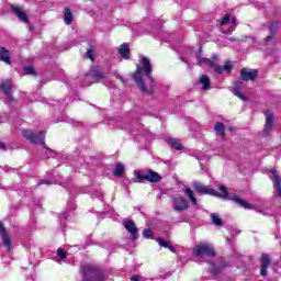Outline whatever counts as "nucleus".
<instances>
[{"label": "nucleus", "mask_w": 281, "mask_h": 281, "mask_svg": "<svg viewBox=\"0 0 281 281\" xmlns=\"http://www.w3.org/2000/svg\"><path fill=\"white\" fill-rule=\"evenodd\" d=\"M139 63L142 66L137 65L136 71L132 78L143 93H155V79L153 78L150 59L142 56Z\"/></svg>", "instance_id": "f257e3e1"}, {"label": "nucleus", "mask_w": 281, "mask_h": 281, "mask_svg": "<svg viewBox=\"0 0 281 281\" xmlns=\"http://www.w3.org/2000/svg\"><path fill=\"white\" fill-rule=\"evenodd\" d=\"M192 255L195 262H206V265H212V244H210V241H200L192 249Z\"/></svg>", "instance_id": "f03ea898"}, {"label": "nucleus", "mask_w": 281, "mask_h": 281, "mask_svg": "<svg viewBox=\"0 0 281 281\" xmlns=\"http://www.w3.org/2000/svg\"><path fill=\"white\" fill-rule=\"evenodd\" d=\"M217 190L213 189L212 190V195L213 196H220V199H227L228 201H233L239 207H245V210H254V206L251 204H248L245 200L240 199L238 195H229L227 192V188L225 186H217Z\"/></svg>", "instance_id": "7ed1b4c3"}, {"label": "nucleus", "mask_w": 281, "mask_h": 281, "mask_svg": "<svg viewBox=\"0 0 281 281\" xmlns=\"http://www.w3.org/2000/svg\"><path fill=\"white\" fill-rule=\"evenodd\" d=\"M81 271H82V281H103L104 280V276L102 274V272H100V270L91 263H87L82 266Z\"/></svg>", "instance_id": "20e7f679"}, {"label": "nucleus", "mask_w": 281, "mask_h": 281, "mask_svg": "<svg viewBox=\"0 0 281 281\" xmlns=\"http://www.w3.org/2000/svg\"><path fill=\"white\" fill-rule=\"evenodd\" d=\"M238 27V22H236V18L226 15L220 22V30L222 34H232Z\"/></svg>", "instance_id": "39448f33"}, {"label": "nucleus", "mask_w": 281, "mask_h": 281, "mask_svg": "<svg viewBox=\"0 0 281 281\" xmlns=\"http://www.w3.org/2000/svg\"><path fill=\"white\" fill-rule=\"evenodd\" d=\"M23 136L26 139H30L32 144H42V146H45V132L34 133L32 131L24 130Z\"/></svg>", "instance_id": "423d86ee"}, {"label": "nucleus", "mask_w": 281, "mask_h": 281, "mask_svg": "<svg viewBox=\"0 0 281 281\" xmlns=\"http://www.w3.org/2000/svg\"><path fill=\"white\" fill-rule=\"evenodd\" d=\"M0 236L2 240V245L5 247L8 251L12 249V237L3 226V223L0 222Z\"/></svg>", "instance_id": "0eeeda50"}, {"label": "nucleus", "mask_w": 281, "mask_h": 281, "mask_svg": "<svg viewBox=\"0 0 281 281\" xmlns=\"http://www.w3.org/2000/svg\"><path fill=\"white\" fill-rule=\"evenodd\" d=\"M123 226L126 231L130 232L132 240H136L138 238L139 234L137 233V226L135 225V222L132 220H125L123 221Z\"/></svg>", "instance_id": "6e6552de"}, {"label": "nucleus", "mask_w": 281, "mask_h": 281, "mask_svg": "<svg viewBox=\"0 0 281 281\" xmlns=\"http://www.w3.org/2000/svg\"><path fill=\"white\" fill-rule=\"evenodd\" d=\"M172 205L176 212H183L188 207V201L183 196H175L172 199Z\"/></svg>", "instance_id": "1a4fd4ad"}, {"label": "nucleus", "mask_w": 281, "mask_h": 281, "mask_svg": "<svg viewBox=\"0 0 281 281\" xmlns=\"http://www.w3.org/2000/svg\"><path fill=\"white\" fill-rule=\"evenodd\" d=\"M240 77L241 80H244L245 82H249V80H256V78L258 77V70L244 68L240 71Z\"/></svg>", "instance_id": "9d476101"}, {"label": "nucleus", "mask_w": 281, "mask_h": 281, "mask_svg": "<svg viewBox=\"0 0 281 281\" xmlns=\"http://www.w3.org/2000/svg\"><path fill=\"white\" fill-rule=\"evenodd\" d=\"M11 10L18 16L19 21H22V23L30 22V20L27 19V14L25 13V11H23V8H21L19 5H12Z\"/></svg>", "instance_id": "9b49d317"}, {"label": "nucleus", "mask_w": 281, "mask_h": 281, "mask_svg": "<svg viewBox=\"0 0 281 281\" xmlns=\"http://www.w3.org/2000/svg\"><path fill=\"white\" fill-rule=\"evenodd\" d=\"M86 78H92V80H104L106 78V75L100 70L98 67H92L88 75H86Z\"/></svg>", "instance_id": "f8f14e48"}, {"label": "nucleus", "mask_w": 281, "mask_h": 281, "mask_svg": "<svg viewBox=\"0 0 281 281\" xmlns=\"http://www.w3.org/2000/svg\"><path fill=\"white\" fill-rule=\"evenodd\" d=\"M270 179L273 183V187L276 188L278 195L281 196V179L278 172L276 170H271Z\"/></svg>", "instance_id": "ddd939ff"}, {"label": "nucleus", "mask_w": 281, "mask_h": 281, "mask_svg": "<svg viewBox=\"0 0 281 281\" xmlns=\"http://www.w3.org/2000/svg\"><path fill=\"white\" fill-rule=\"evenodd\" d=\"M269 265H271V259L269 258V255H262L260 270V276H262V278H267V269H269Z\"/></svg>", "instance_id": "4468645a"}, {"label": "nucleus", "mask_w": 281, "mask_h": 281, "mask_svg": "<svg viewBox=\"0 0 281 281\" xmlns=\"http://www.w3.org/2000/svg\"><path fill=\"white\" fill-rule=\"evenodd\" d=\"M117 53L120 56H122V58L128 60L131 58V46L128 45V43H123L119 47Z\"/></svg>", "instance_id": "2eb2a0df"}, {"label": "nucleus", "mask_w": 281, "mask_h": 281, "mask_svg": "<svg viewBox=\"0 0 281 281\" xmlns=\"http://www.w3.org/2000/svg\"><path fill=\"white\" fill-rule=\"evenodd\" d=\"M212 67H213L214 71H215V74H220V75L223 74L224 71H225L226 74H232V69H233V66H232V63H231V61H227V63L224 65V67L218 66V65H216V64H213Z\"/></svg>", "instance_id": "dca6fc26"}, {"label": "nucleus", "mask_w": 281, "mask_h": 281, "mask_svg": "<svg viewBox=\"0 0 281 281\" xmlns=\"http://www.w3.org/2000/svg\"><path fill=\"white\" fill-rule=\"evenodd\" d=\"M192 186L195 192H200L202 194H212V189L210 187L204 186L201 182L194 181Z\"/></svg>", "instance_id": "f3484780"}, {"label": "nucleus", "mask_w": 281, "mask_h": 281, "mask_svg": "<svg viewBox=\"0 0 281 281\" xmlns=\"http://www.w3.org/2000/svg\"><path fill=\"white\" fill-rule=\"evenodd\" d=\"M0 89L7 95L8 100H12V82L10 81L2 82Z\"/></svg>", "instance_id": "a211bd4d"}, {"label": "nucleus", "mask_w": 281, "mask_h": 281, "mask_svg": "<svg viewBox=\"0 0 281 281\" xmlns=\"http://www.w3.org/2000/svg\"><path fill=\"white\" fill-rule=\"evenodd\" d=\"M273 127V115L271 113L266 114V126L263 130L265 135L269 134V131Z\"/></svg>", "instance_id": "6ab92c4d"}, {"label": "nucleus", "mask_w": 281, "mask_h": 281, "mask_svg": "<svg viewBox=\"0 0 281 281\" xmlns=\"http://www.w3.org/2000/svg\"><path fill=\"white\" fill-rule=\"evenodd\" d=\"M198 65L200 67H212V60L201 57V49L198 52Z\"/></svg>", "instance_id": "aec40b11"}, {"label": "nucleus", "mask_w": 281, "mask_h": 281, "mask_svg": "<svg viewBox=\"0 0 281 281\" xmlns=\"http://www.w3.org/2000/svg\"><path fill=\"white\" fill-rule=\"evenodd\" d=\"M241 87H243V83L234 82L233 93H234V95L239 98V100H247V98L245 95H243V93H240Z\"/></svg>", "instance_id": "412c9836"}, {"label": "nucleus", "mask_w": 281, "mask_h": 281, "mask_svg": "<svg viewBox=\"0 0 281 281\" xmlns=\"http://www.w3.org/2000/svg\"><path fill=\"white\" fill-rule=\"evenodd\" d=\"M199 85H202V91H207L210 89V77L202 75L199 79Z\"/></svg>", "instance_id": "4be33fe9"}, {"label": "nucleus", "mask_w": 281, "mask_h": 281, "mask_svg": "<svg viewBox=\"0 0 281 281\" xmlns=\"http://www.w3.org/2000/svg\"><path fill=\"white\" fill-rule=\"evenodd\" d=\"M147 181H150V183H157L158 181H161V177L159 176V173L149 170L147 172Z\"/></svg>", "instance_id": "5701e85b"}, {"label": "nucleus", "mask_w": 281, "mask_h": 281, "mask_svg": "<svg viewBox=\"0 0 281 281\" xmlns=\"http://www.w3.org/2000/svg\"><path fill=\"white\" fill-rule=\"evenodd\" d=\"M214 131L218 137H222V139H225V125H223V123L221 122L216 123Z\"/></svg>", "instance_id": "b1692460"}, {"label": "nucleus", "mask_w": 281, "mask_h": 281, "mask_svg": "<svg viewBox=\"0 0 281 281\" xmlns=\"http://www.w3.org/2000/svg\"><path fill=\"white\" fill-rule=\"evenodd\" d=\"M0 60L5 63V65H10V52L4 47L0 48Z\"/></svg>", "instance_id": "393cba45"}, {"label": "nucleus", "mask_w": 281, "mask_h": 281, "mask_svg": "<svg viewBox=\"0 0 281 281\" xmlns=\"http://www.w3.org/2000/svg\"><path fill=\"white\" fill-rule=\"evenodd\" d=\"M166 142H167V144H169V146H171V148H175V150H182L183 149V145H181V143H179L175 138H167Z\"/></svg>", "instance_id": "a878e982"}, {"label": "nucleus", "mask_w": 281, "mask_h": 281, "mask_svg": "<svg viewBox=\"0 0 281 281\" xmlns=\"http://www.w3.org/2000/svg\"><path fill=\"white\" fill-rule=\"evenodd\" d=\"M64 21L66 25H71V22L74 21V15L71 14V10L68 8H65Z\"/></svg>", "instance_id": "bb28decb"}, {"label": "nucleus", "mask_w": 281, "mask_h": 281, "mask_svg": "<svg viewBox=\"0 0 281 281\" xmlns=\"http://www.w3.org/2000/svg\"><path fill=\"white\" fill-rule=\"evenodd\" d=\"M158 245H160V247H165V249H169V251H172V254H175L176 249H175V246L170 245V243L161 239V238H158L156 239Z\"/></svg>", "instance_id": "cd10ccee"}, {"label": "nucleus", "mask_w": 281, "mask_h": 281, "mask_svg": "<svg viewBox=\"0 0 281 281\" xmlns=\"http://www.w3.org/2000/svg\"><path fill=\"white\" fill-rule=\"evenodd\" d=\"M207 166H210V157L202 156L200 158V168L207 172Z\"/></svg>", "instance_id": "c85d7f7f"}, {"label": "nucleus", "mask_w": 281, "mask_h": 281, "mask_svg": "<svg viewBox=\"0 0 281 281\" xmlns=\"http://www.w3.org/2000/svg\"><path fill=\"white\" fill-rule=\"evenodd\" d=\"M212 223L213 225H216V227H223V225H225V223L223 222L221 216H218V214H212Z\"/></svg>", "instance_id": "c756f323"}, {"label": "nucleus", "mask_w": 281, "mask_h": 281, "mask_svg": "<svg viewBox=\"0 0 281 281\" xmlns=\"http://www.w3.org/2000/svg\"><path fill=\"white\" fill-rule=\"evenodd\" d=\"M113 175L114 177H122V175H124V165L116 164Z\"/></svg>", "instance_id": "7c9ffc66"}, {"label": "nucleus", "mask_w": 281, "mask_h": 281, "mask_svg": "<svg viewBox=\"0 0 281 281\" xmlns=\"http://www.w3.org/2000/svg\"><path fill=\"white\" fill-rule=\"evenodd\" d=\"M184 194L190 199L192 205H196V198H194V191L191 189H184Z\"/></svg>", "instance_id": "2f4dec72"}, {"label": "nucleus", "mask_w": 281, "mask_h": 281, "mask_svg": "<svg viewBox=\"0 0 281 281\" xmlns=\"http://www.w3.org/2000/svg\"><path fill=\"white\" fill-rule=\"evenodd\" d=\"M134 172L138 181H148V172H145V171H134Z\"/></svg>", "instance_id": "473e14b6"}, {"label": "nucleus", "mask_w": 281, "mask_h": 281, "mask_svg": "<svg viewBox=\"0 0 281 281\" xmlns=\"http://www.w3.org/2000/svg\"><path fill=\"white\" fill-rule=\"evenodd\" d=\"M22 74L24 76H32V75H34V67H32V66L24 67Z\"/></svg>", "instance_id": "72a5a7b5"}, {"label": "nucleus", "mask_w": 281, "mask_h": 281, "mask_svg": "<svg viewBox=\"0 0 281 281\" xmlns=\"http://www.w3.org/2000/svg\"><path fill=\"white\" fill-rule=\"evenodd\" d=\"M57 257L60 258V260H65L67 258V252L63 248H58Z\"/></svg>", "instance_id": "f704fd0d"}, {"label": "nucleus", "mask_w": 281, "mask_h": 281, "mask_svg": "<svg viewBox=\"0 0 281 281\" xmlns=\"http://www.w3.org/2000/svg\"><path fill=\"white\" fill-rule=\"evenodd\" d=\"M143 235L145 236V238H153V236H155V233H153L151 229L146 228V229L143 232Z\"/></svg>", "instance_id": "c9c22d12"}, {"label": "nucleus", "mask_w": 281, "mask_h": 281, "mask_svg": "<svg viewBox=\"0 0 281 281\" xmlns=\"http://www.w3.org/2000/svg\"><path fill=\"white\" fill-rule=\"evenodd\" d=\"M113 75L115 76V78H117L119 80H121L123 82V85L126 82L124 81V78L122 77V75H120V72L117 70H115L113 72Z\"/></svg>", "instance_id": "e433bc0d"}, {"label": "nucleus", "mask_w": 281, "mask_h": 281, "mask_svg": "<svg viewBox=\"0 0 281 281\" xmlns=\"http://www.w3.org/2000/svg\"><path fill=\"white\" fill-rule=\"evenodd\" d=\"M44 153L47 158H49V157H52V155H54V151L47 147L44 148Z\"/></svg>", "instance_id": "4c0bfd02"}, {"label": "nucleus", "mask_w": 281, "mask_h": 281, "mask_svg": "<svg viewBox=\"0 0 281 281\" xmlns=\"http://www.w3.org/2000/svg\"><path fill=\"white\" fill-rule=\"evenodd\" d=\"M86 57L90 58V60H93V52L91 49H88Z\"/></svg>", "instance_id": "58836bf2"}, {"label": "nucleus", "mask_w": 281, "mask_h": 281, "mask_svg": "<svg viewBox=\"0 0 281 281\" xmlns=\"http://www.w3.org/2000/svg\"><path fill=\"white\" fill-rule=\"evenodd\" d=\"M67 205L70 207V210H76V203L74 201H69Z\"/></svg>", "instance_id": "ea45409f"}, {"label": "nucleus", "mask_w": 281, "mask_h": 281, "mask_svg": "<svg viewBox=\"0 0 281 281\" xmlns=\"http://www.w3.org/2000/svg\"><path fill=\"white\" fill-rule=\"evenodd\" d=\"M52 180H42L40 181V186L46 184V186H50Z\"/></svg>", "instance_id": "a19ab883"}, {"label": "nucleus", "mask_w": 281, "mask_h": 281, "mask_svg": "<svg viewBox=\"0 0 281 281\" xmlns=\"http://www.w3.org/2000/svg\"><path fill=\"white\" fill-rule=\"evenodd\" d=\"M131 281H139V276L132 277Z\"/></svg>", "instance_id": "79ce46f5"}, {"label": "nucleus", "mask_w": 281, "mask_h": 281, "mask_svg": "<svg viewBox=\"0 0 281 281\" xmlns=\"http://www.w3.org/2000/svg\"><path fill=\"white\" fill-rule=\"evenodd\" d=\"M271 38H273L271 35H268L267 37H266V43H269V41H271Z\"/></svg>", "instance_id": "37998d69"}, {"label": "nucleus", "mask_w": 281, "mask_h": 281, "mask_svg": "<svg viewBox=\"0 0 281 281\" xmlns=\"http://www.w3.org/2000/svg\"><path fill=\"white\" fill-rule=\"evenodd\" d=\"M69 215L67 213L61 214V218H67Z\"/></svg>", "instance_id": "c03bdc74"}, {"label": "nucleus", "mask_w": 281, "mask_h": 281, "mask_svg": "<svg viewBox=\"0 0 281 281\" xmlns=\"http://www.w3.org/2000/svg\"><path fill=\"white\" fill-rule=\"evenodd\" d=\"M0 148H2L4 150L5 149V144L0 143Z\"/></svg>", "instance_id": "a18cd8bd"}, {"label": "nucleus", "mask_w": 281, "mask_h": 281, "mask_svg": "<svg viewBox=\"0 0 281 281\" xmlns=\"http://www.w3.org/2000/svg\"><path fill=\"white\" fill-rule=\"evenodd\" d=\"M213 273H221V270H217V269L213 268Z\"/></svg>", "instance_id": "49530a36"}, {"label": "nucleus", "mask_w": 281, "mask_h": 281, "mask_svg": "<svg viewBox=\"0 0 281 281\" xmlns=\"http://www.w3.org/2000/svg\"><path fill=\"white\" fill-rule=\"evenodd\" d=\"M217 59H218V56L214 55L213 60H217Z\"/></svg>", "instance_id": "de8ad7c7"}, {"label": "nucleus", "mask_w": 281, "mask_h": 281, "mask_svg": "<svg viewBox=\"0 0 281 281\" xmlns=\"http://www.w3.org/2000/svg\"><path fill=\"white\" fill-rule=\"evenodd\" d=\"M58 263H59V265H63V260H59Z\"/></svg>", "instance_id": "09e8293b"}, {"label": "nucleus", "mask_w": 281, "mask_h": 281, "mask_svg": "<svg viewBox=\"0 0 281 281\" xmlns=\"http://www.w3.org/2000/svg\"><path fill=\"white\" fill-rule=\"evenodd\" d=\"M229 41H236L234 37H231Z\"/></svg>", "instance_id": "8fccbe9b"}, {"label": "nucleus", "mask_w": 281, "mask_h": 281, "mask_svg": "<svg viewBox=\"0 0 281 281\" xmlns=\"http://www.w3.org/2000/svg\"><path fill=\"white\" fill-rule=\"evenodd\" d=\"M270 30H273V24L270 26Z\"/></svg>", "instance_id": "3c124183"}, {"label": "nucleus", "mask_w": 281, "mask_h": 281, "mask_svg": "<svg viewBox=\"0 0 281 281\" xmlns=\"http://www.w3.org/2000/svg\"><path fill=\"white\" fill-rule=\"evenodd\" d=\"M236 234H240V231H237Z\"/></svg>", "instance_id": "603ef678"}, {"label": "nucleus", "mask_w": 281, "mask_h": 281, "mask_svg": "<svg viewBox=\"0 0 281 281\" xmlns=\"http://www.w3.org/2000/svg\"><path fill=\"white\" fill-rule=\"evenodd\" d=\"M103 196H100V201H102Z\"/></svg>", "instance_id": "864d4df0"}, {"label": "nucleus", "mask_w": 281, "mask_h": 281, "mask_svg": "<svg viewBox=\"0 0 281 281\" xmlns=\"http://www.w3.org/2000/svg\"><path fill=\"white\" fill-rule=\"evenodd\" d=\"M228 131H232V127H228Z\"/></svg>", "instance_id": "5fc2aeb1"}]
</instances>
